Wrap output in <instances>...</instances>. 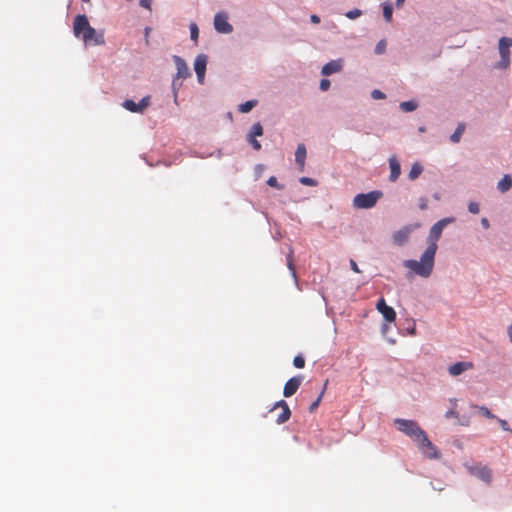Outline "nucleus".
Returning <instances> with one entry per match:
<instances>
[{
    "instance_id": "f257e3e1",
    "label": "nucleus",
    "mask_w": 512,
    "mask_h": 512,
    "mask_svg": "<svg viewBox=\"0 0 512 512\" xmlns=\"http://www.w3.org/2000/svg\"><path fill=\"white\" fill-rule=\"evenodd\" d=\"M454 221V218H443L436 222L430 229L427 237L428 246L422 253L420 260H405V268L423 278H428L433 272L435 255L438 249L437 241L440 239L443 229Z\"/></svg>"
},
{
    "instance_id": "f03ea898",
    "label": "nucleus",
    "mask_w": 512,
    "mask_h": 512,
    "mask_svg": "<svg viewBox=\"0 0 512 512\" xmlns=\"http://www.w3.org/2000/svg\"><path fill=\"white\" fill-rule=\"evenodd\" d=\"M73 32L76 37H81L86 45H102L105 42L103 34L96 32L84 14H79L74 18Z\"/></svg>"
},
{
    "instance_id": "7ed1b4c3",
    "label": "nucleus",
    "mask_w": 512,
    "mask_h": 512,
    "mask_svg": "<svg viewBox=\"0 0 512 512\" xmlns=\"http://www.w3.org/2000/svg\"><path fill=\"white\" fill-rule=\"evenodd\" d=\"M394 423L399 431L405 433L416 443L426 434L416 421L395 419Z\"/></svg>"
},
{
    "instance_id": "20e7f679",
    "label": "nucleus",
    "mask_w": 512,
    "mask_h": 512,
    "mask_svg": "<svg viewBox=\"0 0 512 512\" xmlns=\"http://www.w3.org/2000/svg\"><path fill=\"white\" fill-rule=\"evenodd\" d=\"M382 197L381 191H371L369 193L357 194L353 199V206L358 209H369L376 205Z\"/></svg>"
},
{
    "instance_id": "39448f33",
    "label": "nucleus",
    "mask_w": 512,
    "mask_h": 512,
    "mask_svg": "<svg viewBox=\"0 0 512 512\" xmlns=\"http://www.w3.org/2000/svg\"><path fill=\"white\" fill-rule=\"evenodd\" d=\"M418 449L421 451L423 455H425L429 459H439L441 457V453L438 448L428 439L427 434H425L420 441L417 443Z\"/></svg>"
},
{
    "instance_id": "423d86ee",
    "label": "nucleus",
    "mask_w": 512,
    "mask_h": 512,
    "mask_svg": "<svg viewBox=\"0 0 512 512\" xmlns=\"http://www.w3.org/2000/svg\"><path fill=\"white\" fill-rule=\"evenodd\" d=\"M466 468L471 475L479 478L480 480L484 481L485 483L489 484L491 482L492 472L488 466L477 464V465L466 466Z\"/></svg>"
},
{
    "instance_id": "0eeeda50",
    "label": "nucleus",
    "mask_w": 512,
    "mask_h": 512,
    "mask_svg": "<svg viewBox=\"0 0 512 512\" xmlns=\"http://www.w3.org/2000/svg\"><path fill=\"white\" fill-rule=\"evenodd\" d=\"M510 46H512L511 38L502 37L499 40V53L501 56L500 66L502 68H507L510 63Z\"/></svg>"
},
{
    "instance_id": "6e6552de",
    "label": "nucleus",
    "mask_w": 512,
    "mask_h": 512,
    "mask_svg": "<svg viewBox=\"0 0 512 512\" xmlns=\"http://www.w3.org/2000/svg\"><path fill=\"white\" fill-rule=\"evenodd\" d=\"M228 17L225 13H217L214 17V28L219 33L228 34L233 30L232 25L228 22Z\"/></svg>"
},
{
    "instance_id": "1a4fd4ad",
    "label": "nucleus",
    "mask_w": 512,
    "mask_h": 512,
    "mask_svg": "<svg viewBox=\"0 0 512 512\" xmlns=\"http://www.w3.org/2000/svg\"><path fill=\"white\" fill-rule=\"evenodd\" d=\"M150 104V96L143 97L140 102L136 103L133 100H125L123 107L133 113H142Z\"/></svg>"
},
{
    "instance_id": "9d476101",
    "label": "nucleus",
    "mask_w": 512,
    "mask_h": 512,
    "mask_svg": "<svg viewBox=\"0 0 512 512\" xmlns=\"http://www.w3.org/2000/svg\"><path fill=\"white\" fill-rule=\"evenodd\" d=\"M417 227H419V225L415 224L414 226H405L400 230L396 231L392 236L393 242L398 246L404 245L408 241L412 230Z\"/></svg>"
},
{
    "instance_id": "9b49d317",
    "label": "nucleus",
    "mask_w": 512,
    "mask_h": 512,
    "mask_svg": "<svg viewBox=\"0 0 512 512\" xmlns=\"http://www.w3.org/2000/svg\"><path fill=\"white\" fill-rule=\"evenodd\" d=\"M376 309L382 314L383 318L389 322L392 323L396 319V312L395 310L386 304V301L384 298H380L376 304Z\"/></svg>"
},
{
    "instance_id": "f8f14e48",
    "label": "nucleus",
    "mask_w": 512,
    "mask_h": 512,
    "mask_svg": "<svg viewBox=\"0 0 512 512\" xmlns=\"http://www.w3.org/2000/svg\"><path fill=\"white\" fill-rule=\"evenodd\" d=\"M303 376L298 375L290 378L284 385L283 395L286 398L293 396L302 384Z\"/></svg>"
},
{
    "instance_id": "ddd939ff",
    "label": "nucleus",
    "mask_w": 512,
    "mask_h": 512,
    "mask_svg": "<svg viewBox=\"0 0 512 512\" xmlns=\"http://www.w3.org/2000/svg\"><path fill=\"white\" fill-rule=\"evenodd\" d=\"M173 61L176 65V69H177V74L173 81V84H175L177 79H186L191 75V73H190L189 68L183 58H181L180 56L174 55Z\"/></svg>"
},
{
    "instance_id": "4468645a",
    "label": "nucleus",
    "mask_w": 512,
    "mask_h": 512,
    "mask_svg": "<svg viewBox=\"0 0 512 512\" xmlns=\"http://www.w3.org/2000/svg\"><path fill=\"white\" fill-rule=\"evenodd\" d=\"M207 65V57L204 54H199L194 62V70L196 72L199 83L204 82L205 72Z\"/></svg>"
},
{
    "instance_id": "2eb2a0df",
    "label": "nucleus",
    "mask_w": 512,
    "mask_h": 512,
    "mask_svg": "<svg viewBox=\"0 0 512 512\" xmlns=\"http://www.w3.org/2000/svg\"><path fill=\"white\" fill-rule=\"evenodd\" d=\"M278 408H280L282 411L277 416L276 422L278 424H283V423H285V422H287L289 420V418L291 416V410H290L287 402L284 401V400H280V401L276 402V404L274 405L272 411L276 410Z\"/></svg>"
},
{
    "instance_id": "dca6fc26",
    "label": "nucleus",
    "mask_w": 512,
    "mask_h": 512,
    "mask_svg": "<svg viewBox=\"0 0 512 512\" xmlns=\"http://www.w3.org/2000/svg\"><path fill=\"white\" fill-rule=\"evenodd\" d=\"M473 367H474V365L472 362L461 361V362H457L453 365H450L448 368V372L451 376L455 377V376L461 375L462 373H464L467 370L472 369Z\"/></svg>"
},
{
    "instance_id": "f3484780",
    "label": "nucleus",
    "mask_w": 512,
    "mask_h": 512,
    "mask_svg": "<svg viewBox=\"0 0 512 512\" xmlns=\"http://www.w3.org/2000/svg\"><path fill=\"white\" fill-rule=\"evenodd\" d=\"M342 67L343 63L341 59L332 60L322 67L321 73L324 76H329L341 71Z\"/></svg>"
},
{
    "instance_id": "a211bd4d",
    "label": "nucleus",
    "mask_w": 512,
    "mask_h": 512,
    "mask_svg": "<svg viewBox=\"0 0 512 512\" xmlns=\"http://www.w3.org/2000/svg\"><path fill=\"white\" fill-rule=\"evenodd\" d=\"M389 167H390L389 179H390V181L395 182L401 173L400 163L395 156H392L389 158Z\"/></svg>"
},
{
    "instance_id": "6ab92c4d",
    "label": "nucleus",
    "mask_w": 512,
    "mask_h": 512,
    "mask_svg": "<svg viewBox=\"0 0 512 512\" xmlns=\"http://www.w3.org/2000/svg\"><path fill=\"white\" fill-rule=\"evenodd\" d=\"M306 154L307 152L305 145L299 144L295 152V161L300 166L301 170H303L305 165Z\"/></svg>"
},
{
    "instance_id": "aec40b11",
    "label": "nucleus",
    "mask_w": 512,
    "mask_h": 512,
    "mask_svg": "<svg viewBox=\"0 0 512 512\" xmlns=\"http://www.w3.org/2000/svg\"><path fill=\"white\" fill-rule=\"evenodd\" d=\"M512 187V177L508 174L504 175L503 178L498 182L497 188L501 193H505Z\"/></svg>"
},
{
    "instance_id": "412c9836",
    "label": "nucleus",
    "mask_w": 512,
    "mask_h": 512,
    "mask_svg": "<svg viewBox=\"0 0 512 512\" xmlns=\"http://www.w3.org/2000/svg\"><path fill=\"white\" fill-rule=\"evenodd\" d=\"M465 131V125L463 123H460L455 132L450 136V140L454 143H458L461 139L462 134Z\"/></svg>"
},
{
    "instance_id": "4be33fe9",
    "label": "nucleus",
    "mask_w": 512,
    "mask_h": 512,
    "mask_svg": "<svg viewBox=\"0 0 512 512\" xmlns=\"http://www.w3.org/2000/svg\"><path fill=\"white\" fill-rule=\"evenodd\" d=\"M423 171V167L419 163H414L409 172V179H417Z\"/></svg>"
},
{
    "instance_id": "5701e85b",
    "label": "nucleus",
    "mask_w": 512,
    "mask_h": 512,
    "mask_svg": "<svg viewBox=\"0 0 512 512\" xmlns=\"http://www.w3.org/2000/svg\"><path fill=\"white\" fill-rule=\"evenodd\" d=\"M472 408L477 409L479 414L487 419H496V416L486 406L472 405Z\"/></svg>"
},
{
    "instance_id": "b1692460",
    "label": "nucleus",
    "mask_w": 512,
    "mask_h": 512,
    "mask_svg": "<svg viewBox=\"0 0 512 512\" xmlns=\"http://www.w3.org/2000/svg\"><path fill=\"white\" fill-rule=\"evenodd\" d=\"M293 253H294L293 249L290 248L289 249V253L287 254L286 259H287V267L290 270V272L292 274V277L294 279H296V272H295V266H294V260H293Z\"/></svg>"
},
{
    "instance_id": "393cba45",
    "label": "nucleus",
    "mask_w": 512,
    "mask_h": 512,
    "mask_svg": "<svg viewBox=\"0 0 512 512\" xmlns=\"http://www.w3.org/2000/svg\"><path fill=\"white\" fill-rule=\"evenodd\" d=\"M257 105V100H249V101H246L245 103H242L241 105H239V111L241 113H248L250 112L255 106Z\"/></svg>"
},
{
    "instance_id": "a878e982",
    "label": "nucleus",
    "mask_w": 512,
    "mask_h": 512,
    "mask_svg": "<svg viewBox=\"0 0 512 512\" xmlns=\"http://www.w3.org/2000/svg\"><path fill=\"white\" fill-rule=\"evenodd\" d=\"M393 8L390 3L383 4V17L387 22L392 20Z\"/></svg>"
},
{
    "instance_id": "bb28decb",
    "label": "nucleus",
    "mask_w": 512,
    "mask_h": 512,
    "mask_svg": "<svg viewBox=\"0 0 512 512\" xmlns=\"http://www.w3.org/2000/svg\"><path fill=\"white\" fill-rule=\"evenodd\" d=\"M400 108L404 112H412L416 110L417 103L414 101H404L400 104Z\"/></svg>"
},
{
    "instance_id": "cd10ccee",
    "label": "nucleus",
    "mask_w": 512,
    "mask_h": 512,
    "mask_svg": "<svg viewBox=\"0 0 512 512\" xmlns=\"http://www.w3.org/2000/svg\"><path fill=\"white\" fill-rule=\"evenodd\" d=\"M263 135V127L260 123H255L251 130H250V133H249V137H257V136H262Z\"/></svg>"
},
{
    "instance_id": "c85d7f7f",
    "label": "nucleus",
    "mask_w": 512,
    "mask_h": 512,
    "mask_svg": "<svg viewBox=\"0 0 512 512\" xmlns=\"http://www.w3.org/2000/svg\"><path fill=\"white\" fill-rule=\"evenodd\" d=\"M326 385H327V382L325 383L324 387H326ZM324 391H325V388H323V390H322L321 394L318 396V398L310 405V407H309L310 412H314L318 408V406L321 402L322 396L324 394Z\"/></svg>"
},
{
    "instance_id": "c756f323",
    "label": "nucleus",
    "mask_w": 512,
    "mask_h": 512,
    "mask_svg": "<svg viewBox=\"0 0 512 512\" xmlns=\"http://www.w3.org/2000/svg\"><path fill=\"white\" fill-rule=\"evenodd\" d=\"M385 51H386V41L383 39V40H380V41L376 44V47H375V53H376V54H378V55H381V54H383Z\"/></svg>"
},
{
    "instance_id": "7c9ffc66",
    "label": "nucleus",
    "mask_w": 512,
    "mask_h": 512,
    "mask_svg": "<svg viewBox=\"0 0 512 512\" xmlns=\"http://www.w3.org/2000/svg\"><path fill=\"white\" fill-rule=\"evenodd\" d=\"M267 184L271 187H274V188H277L279 190H282L284 189V186L283 185H280L277 181V178L275 176H271L268 178L267 180Z\"/></svg>"
},
{
    "instance_id": "2f4dec72",
    "label": "nucleus",
    "mask_w": 512,
    "mask_h": 512,
    "mask_svg": "<svg viewBox=\"0 0 512 512\" xmlns=\"http://www.w3.org/2000/svg\"><path fill=\"white\" fill-rule=\"evenodd\" d=\"M293 365L299 369L303 368L305 366L304 358L301 355L295 356L293 359Z\"/></svg>"
},
{
    "instance_id": "473e14b6",
    "label": "nucleus",
    "mask_w": 512,
    "mask_h": 512,
    "mask_svg": "<svg viewBox=\"0 0 512 512\" xmlns=\"http://www.w3.org/2000/svg\"><path fill=\"white\" fill-rule=\"evenodd\" d=\"M362 15V11L359 10V9H353V10H350L348 11L345 16L349 19H356L358 18L359 16Z\"/></svg>"
},
{
    "instance_id": "72a5a7b5",
    "label": "nucleus",
    "mask_w": 512,
    "mask_h": 512,
    "mask_svg": "<svg viewBox=\"0 0 512 512\" xmlns=\"http://www.w3.org/2000/svg\"><path fill=\"white\" fill-rule=\"evenodd\" d=\"M190 34L192 40L196 41L198 39L199 30L195 23L190 25Z\"/></svg>"
},
{
    "instance_id": "f704fd0d",
    "label": "nucleus",
    "mask_w": 512,
    "mask_h": 512,
    "mask_svg": "<svg viewBox=\"0 0 512 512\" xmlns=\"http://www.w3.org/2000/svg\"><path fill=\"white\" fill-rule=\"evenodd\" d=\"M300 182L303 185H307V186H316V184H317L316 180H314L313 178H309V177L300 178Z\"/></svg>"
},
{
    "instance_id": "c9c22d12",
    "label": "nucleus",
    "mask_w": 512,
    "mask_h": 512,
    "mask_svg": "<svg viewBox=\"0 0 512 512\" xmlns=\"http://www.w3.org/2000/svg\"><path fill=\"white\" fill-rule=\"evenodd\" d=\"M248 141L249 143L251 144V146L253 147L254 150H260L261 149V144L258 140H256L255 137H249L248 136Z\"/></svg>"
},
{
    "instance_id": "e433bc0d",
    "label": "nucleus",
    "mask_w": 512,
    "mask_h": 512,
    "mask_svg": "<svg viewBox=\"0 0 512 512\" xmlns=\"http://www.w3.org/2000/svg\"><path fill=\"white\" fill-rule=\"evenodd\" d=\"M371 96L375 100L384 99L386 97L385 94L378 89L373 90Z\"/></svg>"
},
{
    "instance_id": "4c0bfd02",
    "label": "nucleus",
    "mask_w": 512,
    "mask_h": 512,
    "mask_svg": "<svg viewBox=\"0 0 512 512\" xmlns=\"http://www.w3.org/2000/svg\"><path fill=\"white\" fill-rule=\"evenodd\" d=\"M468 210L472 214H477L479 213V205L475 202H470L468 205Z\"/></svg>"
},
{
    "instance_id": "58836bf2",
    "label": "nucleus",
    "mask_w": 512,
    "mask_h": 512,
    "mask_svg": "<svg viewBox=\"0 0 512 512\" xmlns=\"http://www.w3.org/2000/svg\"><path fill=\"white\" fill-rule=\"evenodd\" d=\"M329 87H330V81H329L328 79H322V80L320 81V89H321L322 91H326V90H328V89H329Z\"/></svg>"
},
{
    "instance_id": "ea45409f",
    "label": "nucleus",
    "mask_w": 512,
    "mask_h": 512,
    "mask_svg": "<svg viewBox=\"0 0 512 512\" xmlns=\"http://www.w3.org/2000/svg\"><path fill=\"white\" fill-rule=\"evenodd\" d=\"M445 417L446 418H457L458 417V412L456 410H454V409H451V410L446 412Z\"/></svg>"
},
{
    "instance_id": "a19ab883",
    "label": "nucleus",
    "mask_w": 512,
    "mask_h": 512,
    "mask_svg": "<svg viewBox=\"0 0 512 512\" xmlns=\"http://www.w3.org/2000/svg\"><path fill=\"white\" fill-rule=\"evenodd\" d=\"M151 2H152V0H140L139 4H140V6L150 10L151 9Z\"/></svg>"
},
{
    "instance_id": "79ce46f5",
    "label": "nucleus",
    "mask_w": 512,
    "mask_h": 512,
    "mask_svg": "<svg viewBox=\"0 0 512 512\" xmlns=\"http://www.w3.org/2000/svg\"><path fill=\"white\" fill-rule=\"evenodd\" d=\"M350 267L355 273H360V269L354 260H350Z\"/></svg>"
},
{
    "instance_id": "37998d69",
    "label": "nucleus",
    "mask_w": 512,
    "mask_h": 512,
    "mask_svg": "<svg viewBox=\"0 0 512 512\" xmlns=\"http://www.w3.org/2000/svg\"><path fill=\"white\" fill-rule=\"evenodd\" d=\"M310 20H311V22H312V23H314V24H318V23H320V18H319V16H317V15H315V14L311 15Z\"/></svg>"
},
{
    "instance_id": "c03bdc74",
    "label": "nucleus",
    "mask_w": 512,
    "mask_h": 512,
    "mask_svg": "<svg viewBox=\"0 0 512 512\" xmlns=\"http://www.w3.org/2000/svg\"><path fill=\"white\" fill-rule=\"evenodd\" d=\"M419 208L421 210H425L427 208V200L426 199H422L420 204H419Z\"/></svg>"
},
{
    "instance_id": "a18cd8bd",
    "label": "nucleus",
    "mask_w": 512,
    "mask_h": 512,
    "mask_svg": "<svg viewBox=\"0 0 512 512\" xmlns=\"http://www.w3.org/2000/svg\"><path fill=\"white\" fill-rule=\"evenodd\" d=\"M499 423H500L502 429L508 430V423H507V421L500 419Z\"/></svg>"
},
{
    "instance_id": "49530a36",
    "label": "nucleus",
    "mask_w": 512,
    "mask_h": 512,
    "mask_svg": "<svg viewBox=\"0 0 512 512\" xmlns=\"http://www.w3.org/2000/svg\"><path fill=\"white\" fill-rule=\"evenodd\" d=\"M481 224L484 228H489V221L486 218H482Z\"/></svg>"
},
{
    "instance_id": "de8ad7c7",
    "label": "nucleus",
    "mask_w": 512,
    "mask_h": 512,
    "mask_svg": "<svg viewBox=\"0 0 512 512\" xmlns=\"http://www.w3.org/2000/svg\"><path fill=\"white\" fill-rule=\"evenodd\" d=\"M507 333L510 341L512 342V324L508 326Z\"/></svg>"
},
{
    "instance_id": "09e8293b",
    "label": "nucleus",
    "mask_w": 512,
    "mask_h": 512,
    "mask_svg": "<svg viewBox=\"0 0 512 512\" xmlns=\"http://www.w3.org/2000/svg\"><path fill=\"white\" fill-rule=\"evenodd\" d=\"M405 0H396V6L401 7Z\"/></svg>"
}]
</instances>
